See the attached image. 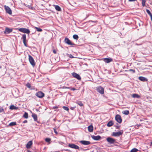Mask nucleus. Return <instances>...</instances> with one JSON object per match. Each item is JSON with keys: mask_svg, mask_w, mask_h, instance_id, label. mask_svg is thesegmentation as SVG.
I'll return each instance as SVG.
<instances>
[{"mask_svg": "<svg viewBox=\"0 0 152 152\" xmlns=\"http://www.w3.org/2000/svg\"><path fill=\"white\" fill-rule=\"evenodd\" d=\"M96 91L101 94H103L104 92V89L101 86H99L96 87Z\"/></svg>", "mask_w": 152, "mask_h": 152, "instance_id": "f257e3e1", "label": "nucleus"}, {"mask_svg": "<svg viewBox=\"0 0 152 152\" xmlns=\"http://www.w3.org/2000/svg\"><path fill=\"white\" fill-rule=\"evenodd\" d=\"M18 31L22 32L28 34H29L30 32L28 29L23 28H19Z\"/></svg>", "mask_w": 152, "mask_h": 152, "instance_id": "f03ea898", "label": "nucleus"}, {"mask_svg": "<svg viewBox=\"0 0 152 152\" xmlns=\"http://www.w3.org/2000/svg\"><path fill=\"white\" fill-rule=\"evenodd\" d=\"M28 59L29 61L31 64L33 66H34L35 63L32 57L30 55H28Z\"/></svg>", "mask_w": 152, "mask_h": 152, "instance_id": "7ed1b4c3", "label": "nucleus"}, {"mask_svg": "<svg viewBox=\"0 0 152 152\" xmlns=\"http://www.w3.org/2000/svg\"><path fill=\"white\" fill-rule=\"evenodd\" d=\"M68 146L71 148L74 149H79V147L73 143H70L68 145Z\"/></svg>", "mask_w": 152, "mask_h": 152, "instance_id": "20e7f679", "label": "nucleus"}, {"mask_svg": "<svg viewBox=\"0 0 152 152\" xmlns=\"http://www.w3.org/2000/svg\"><path fill=\"white\" fill-rule=\"evenodd\" d=\"M106 140L110 144L114 143L115 141V139L110 137L107 138Z\"/></svg>", "mask_w": 152, "mask_h": 152, "instance_id": "39448f33", "label": "nucleus"}, {"mask_svg": "<svg viewBox=\"0 0 152 152\" xmlns=\"http://www.w3.org/2000/svg\"><path fill=\"white\" fill-rule=\"evenodd\" d=\"M36 96L39 98H42L45 96V94L42 91H38L36 94Z\"/></svg>", "mask_w": 152, "mask_h": 152, "instance_id": "423d86ee", "label": "nucleus"}, {"mask_svg": "<svg viewBox=\"0 0 152 152\" xmlns=\"http://www.w3.org/2000/svg\"><path fill=\"white\" fill-rule=\"evenodd\" d=\"M116 121L118 123L120 124L122 122V119L121 116L119 115H117L115 117Z\"/></svg>", "mask_w": 152, "mask_h": 152, "instance_id": "0eeeda50", "label": "nucleus"}, {"mask_svg": "<svg viewBox=\"0 0 152 152\" xmlns=\"http://www.w3.org/2000/svg\"><path fill=\"white\" fill-rule=\"evenodd\" d=\"M4 7L7 12L10 15H11L12 11L10 8L8 6L6 5L4 6Z\"/></svg>", "mask_w": 152, "mask_h": 152, "instance_id": "6e6552de", "label": "nucleus"}, {"mask_svg": "<svg viewBox=\"0 0 152 152\" xmlns=\"http://www.w3.org/2000/svg\"><path fill=\"white\" fill-rule=\"evenodd\" d=\"M65 42L68 45H74L75 44L72 43L71 41L67 38H66L64 39Z\"/></svg>", "mask_w": 152, "mask_h": 152, "instance_id": "1a4fd4ad", "label": "nucleus"}, {"mask_svg": "<svg viewBox=\"0 0 152 152\" xmlns=\"http://www.w3.org/2000/svg\"><path fill=\"white\" fill-rule=\"evenodd\" d=\"M72 76L74 77L77 78L78 80H80L81 79V77L79 75L73 72L72 73Z\"/></svg>", "mask_w": 152, "mask_h": 152, "instance_id": "9d476101", "label": "nucleus"}, {"mask_svg": "<svg viewBox=\"0 0 152 152\" xmlns=\"http://www.w3.org/2000/svg\"><path fill=\"white\" fill-rule=\"evenodd\" d=\"M22 39L23 40V43L24 45L25 46L27 47V44H26L27 41L26 40V36L25 34H23V35L22 37Z\"/></svg>", "mask_w": 152, "mask_h": 152, "instance_id": "9b49d317", "label": "nucleus"}, {"mask_svg": "<svg viewBox=\"0 0 152 152\" xmlns=\"http://www.w3.org/2000/svg\"><path fill=\"white\" fill-rule=\"evenodd\" d=\"M103 61L106 63H108L113 61V59L111 58H105L102 59Z\"/></svg>", "mask_w": 152, "mask_h": 152, "instance_id": "f8f14e48", "label": "nucleus"}, {"mask_svg": "<svg viewBox=\"0 0 152 152\" xmlns=\"http://www.w3.org/2000/svg\"><path fill=\"white\" fill-rule=\"evenodd\" d=\"M80 143L85 145H88L91 144V142L88 141L81 140L80 141Z\"/></svg>", "mask_w": 152, "mask_h": 152, "instance_id": "ddd939ff", "label": "nucleus"}, {"mask_svg": "<svg viewBox=\"0 0 152 152\" xmlns=\"http://www.w3.org/2000/svg\"><path fill=\"white\" fill-rule=\"evenodd\" d=\"M91 138L94 140H98L101 139V137L99 135L91 136Z\"/></svg>", "mask_w": 152, "mask_h": 152, "instance_id": "4468645a", "label": "nucleus"}, {"mask_svg": "<svg viewBox=\"0 0 152 152\" xmlns=\"http://www.w3.org/2000/svg\"><path fill=\"white\" fill-rule=\"evenodd\" d=\"M122 134V132L119 131L118 132H113V135L114 136H119L121 135Z\"/></svg>", "mask_w": 152, "mask_h": 152, "instance_id": "2eb2a0df", "label": "nucleus"}, {"mask_svg": "<svg viewBox=\"0 0 152 152\" xmlns=\"http://www.w3.org/2000/svg\"><path fill=\"white\" fill-rule=\"evenodd\" d=\"M32 144L33 143L32 141H29L26 145V148L27 149L30 148L32 145Z\"/></svg>", "mask_w": 152, "mask_h": 152, "instance_id": "dca6fc26", "label": "nucleus"}, {"mask_svg": "<svg viewBox=\"0 0 152 152\" xmlns=\"http://www.w3.org/2000/svg\"><path fill=\"white\" fill-rule=\"evenodd\" d=\"M12 29L8 28H6L5 29V31H4V33H6V32H7L8 34H9L12 32Z\"/></svg>", "mask_w": 152, "mask_h": 152, "instance_id": "f3484780", "label": "nucleus"}, {"mask_svg": "<svg viewBox=\"0 0 152 152\" xmlns=\"http://www.w3.org/2000/svg\"><path fill=\"white\" fill-rule=\"evenodd\" d=\"M31 116L34 118V120L35 121H37V116L36 114H35V113L32 114Z\"/></svg>", "mask_w": 152, "mask_h": 152, "instance_id": "a211bd4d", "label": "nucleus"}, {"mask_svg": "<svg viewBox=\"0 0 152 152\" xmlns=\"http://www.w3.org/2000/svg\"><path fill=\"white\" fill-rule=\"evenodd\" d=\"M131 96L133 98H139L140 96L138 94H132Z\"/></svg>", "mask_w": 152, "mask_h": 152, "instance_id": "6ab92c4d", "label": "nucleus"}, {"mask_svg": "<svg viewBox=\"0 0 152 152\" xmlns=\"http://www.w3.org/2000/svg\"><path fill=\"white\" fill-rule=\"evenodd\" d=\"M26 86L31 90L34 89V87H33L32 88L31 87V84L29 83H27L26 85Z\"/></svg>", "mask_w": 152, "mask_h": 152, "instance_id": "aec40b11", "label": "nucleus"}, {"mask_svg": "<svg viewBox=\"0 0 152 152\" xmlns=\"http://www.w3.org/2000/svg\"><path fill=\"white\" fill-rule=\"evenodd\" d=\"M88 131L90 132H92L93 130V127L92 125H91L88 127Z\"/></svg>", "mask_w": 152, "mask_h": 152, "instance_id": "412c9836", "label": "nucleus"}, {"mask_svg": "<svg viewBox=\"0 0 152 152\" xmlns=\"http://www.w3.org/2000/svg\"><path fill=\"white\" fill-rule=\"evenodd\" d=\"M113 125V123L112 121H110L107 124V125L108 127H110Z\"/></svg>", "mask_w": 152, "mask_h": 152, "instance_id": "4be33fe9", "label": "nucleus"}, {"mask_svg": "<svg viewBox=\"0 0 152 152\" xmlns=\"http://www.w3.org/2000/svg\"><path fill=\"white\" fill-rule=\"evenodd\" d=\"M146 12L148 13V14L149 15L150 17L151 20L152 22V14L151 13V12L148 10L147 9L146 10Z\"/></svg>", "mask_w": 152, "mask_h": 152, "instance_id": "5701e85b", "label": "nucleus"}, {"mask_svg": "<svg viewBox=\"0 0 152 152\" xmlns=\"http://www.w3.org/2000/svg\"><path fill=\"white\" fill-rule=\"evenodd\" d=\"M18 107H15L14 105H12L10 106V109L11 110H16L18 109Z\"/></svg>", "mask_w": 152, "mask_h": 152, "instance_id": "b1692460", "label": "nucleus"}, {"mask_svg": "<svg viewBox=\"0 0 152 152\" xmlns=\"http://www.w3.org/2000/svg\"><path fill=\"white\" fill-rule=\"evenodd\" d=\"M16 125V123L15 122H12L10 123L8 125L9 126H15Z\"/></svg>", "mask_w": 152, "mask_h": 152, "instance_id": "393cba45", "label": "nucleus"}, {"mask_svg": "<svg viewBox=\"0 0 152 152\" xmlns=\"http://www.w3.org/2000/svg\"><path fill=\"white\" fill-rule=\"evenodd\" d=\"M55 8L56 10L58 11H61V7L58 5H56L55 6Z\"/></svg>", "mask_w": 152, "mask_h": 152, "instance_id": "a878e982", "label": "nucleus"}, {"mask_svg": "<svg viewBox=\"0 0 152 152\" xmlns=\"http://www.w3.org/2000/svg\"><path fill=\"white\" fill-rule=\"evenodd\" d=\"M23 118H28V113H26V112H25L23 115Z\"/></svg>", "mask_w": 152, "mask_h": 152, "instance_id": "bb28decb", "label": "nucleus"}, {"mask_svg": "<svg viewBox=\"0 0 152 152\" xmlns=\"http://www.w3.org/2000/svg\"><path fill=\"white\" fill-rule=\"evenodd\" d=\"M139 78L140 80L143 81H145L146 80V78L145 77H140Z\"/></svg>", "mask_w": 152, "mask_h": 152, "instance_id": "cd10ccee", "label": "nucleus"}, {"mask_svg": "<svg viewBox=\"0 0 152 152\" xmlns=\"http://www.w3.org/2000/svg\"><path fill=\"white\" fill-rule=\"evenodd\" d=\"M122 113L125 115H128L129 114V111L128 110H126L122 112Z\"/></svg>", "mask_w": 152, "mask_h": 152, "instance_id": "c85d7f7f", "label": "nucleus"}, {"mask_svg": "<svg viewBox=\"0 0 152 152\" xmlns=\"http://www.w3.org/2000/svg\"><path fill=\"white\" fill-rule=\"evenodd\" d=\"M34 28L35 29H36V30H37V31H39V32H41L42 31V29L39 28H38V27H35Z\"/></svg>", "mask_w": 152, "mask_h": 152, "instance_id": "c756f323", "label": "nucleus"}, {"mask_svg": "<svg viewBox=\"0 0 152 152\" xmlns=\"http://www.w3.org/2000/svg\"><path fill=\"white\" fill-rule=\"evenodd\" d=\"M73 38L77 40L79 38L77 34H74L73 36Z\"/></svg>", "mask_w": 152, "mask_h": 152, "instance_id": "7c9ffc66", "label": "nucleus"}, {"mask_svg": "<svg viewBox=\"0 0 152 152\" xmlns=\"http://www.w3.org/2000/svg\"><path fill=\"white\" fill-rule=\"evenodd\" d=\"M76 103L80 106H82L83 105V104L81 101H79L77 102Z\"/></svg>", "mask_w": 152, "mask_h": 152, "instance_id": "2f4dec72", "label": "nucleus"}, {"mask_svg": "<svg viewBox=\"0 0 152 152\" xmlns=\"http://www.w3.org/2000/svg\"><path fill=\"white\" fill-rule=\"evenodd\" d=\"M146 0H142V6L144 7L145 6Z\"/></svg>", "mask_w": 152, "mask_h": 152, "instance_id": "473e14b6", "label": "nucleus"}, {"mask_svg": "<svg viewBox=\"0 0 152 152\" xmlns=\"http://www.w3.org/2000/svg\"><path fill=\"white\" fill-rule=\"evenodd\" d=\"M138 151V149L136 148H134L132 149L130 152H137Z\"/></svg>", "mask_w": 152, "mask_h": 152, "instance_id": "72a5a7b5", "label": "nucleus"}, {"mask_svg": "<svg viewBox=\"0 0 152 152\" xmlns=\"http://www.w3.org/2000/svg\"><path fill=\"white\" fill-rule=\"evenodd\" d=\"M45 140L47 142H49L51 141V139L50 138H47L45 139Z\"/></svg>", "mask_w": 152, "mask_h": 152, "instance_id": "f704fd0d", "label": "nucleus"}, {"mask_svg": "<svg viewBox=\"0 0 152 152\" xmlns=\"http://www.w3.org/2000/svg\"><path fill=\"white\" fill-rule=\"evenodd\" d=\"M67 56L70 58H75V57H74L72 54H68Z\"/></svg>", "mask_w": 152, "mask_h": 152, "instance_id": "c9c22d12", "label": "nucleus"}, {"mask_svg": "<svg viewBox=\"0 0 152 152\" xmlns=\"http://www.w3.org/2000/svg\"><path fill=\"white\" fill-rule=\"evenodd\" d=\"M63 108L66 110L68 111L69 110V108L65 106H63Z\"/></svg>", "mask_w": 152, "mask_h": 152, "instance_id": "e433bc0d", "label": "nucleus"}, {"mask_svg": "<svg viewBox=\"0 0 152 152\" xmlns=\"http://www.w3.org/2000/svg\"><path fill=\"white\" fill-rule=\"evenodd\" d=\"M62 88L63 89H70V87H67L64 86H63V87Z\"/></svg>", "mask_w": 152, "mask_h": 152, "instance_id": "4c0bfd02", "label": "nucleus"}, {"mask_svg": "<svg viewBox=\"0 0 152 152\" xmlns=\"http://www.w3.org/2000/svg\"><path fill=\"white\" fill-rule=\"evenodd\" d=\"M4 112V109L2 108H0V113Z\"/></svg>", "mask_w": 152, "mask_h": 152, "instance_id": "58836bf2", "label": "nucleus"}, {"mask_svg": "<svg viewBox=\"0 0 152 152\" xmlns=\"http://www.w3.org/2000/svg\"><path fill=\"white\" fill-rule=\"evenodd\" d=\"M129 71H132L133 73H134L135 72V71L133 69H130L129 70Z\"/></svg>", "mask_w": 152, "mask_h": 152, "instance_id": "ea45409f", "label": "nucleus"}, {"mask_svg": "<svg viewBox=\"0 0 152 152\" xmlns=\"http://www.w3.org/2000/svg\"><path fill=\"white\" fill-rule=\"evenodd\" d=\"M53 130H54V132H55V134H57L58 132H57L56 130L55 129H53Z\"/></svg>", "mask_w": 152, "mask_h": 152, "instance_id": "a19ab883", "label": "nucleus"}, {"mask_svg": "<svg viewBox=\"0 0 152 152\" xmlns=\"http://www.w3.org/2000/svg\"><path fill=\"white\" fill-rule=\"evenodd\" d=\"M53 52L54 53V54H56V51L55 50V49H54L53 50Z\"/></svg>", "mask_w": 152, "mask_h": 152, "instance_id": "79ce46f5", "label": "nucleus"}, {"mask_svg": "<svg viewBox=\"0 0 152 152\" xmlns=\"http://www.w3.org/2000/svg\"><path fill=\"white\" fill-rule=\"evenodd\" d=\"M27 121L26 120H25L23 122V123H27Z\"/></svg>", "mask_w": 152, "mask_h": 152, "instance_id": "37998d69", "label": "nucleus"}, {"mask_svg": "<svg viewBox=\"0 0 152 152\" xmlns=\"http://www.w3.org/2000/svg\"><path fill=\"white\" fill-rule=\"evenodd\" d=\"M70 89L71 90H72V91H74L76 89L75 88H70Z\"/></svg>", "mask_w": 152, "mask_h": 152, "instance_id": "c03bdc74", "label": "nucleus"}, {"mask_svg": "<svg viewBox=\"0 0 152 152\" xmlns=\"http://www.w3.org/2000/svg\"><path fill=\"white\" fill-rule=\"evenodd\" d=\"M128 0L129 1H136L137 0Z\"/></svg>", "mask_w": 152, "mask_h": 152, "instance_id": "a18cd8bd", "label": "nucleus"}, {"mask_svg": "<svg viewBox=\"0 0 152 152\" xmlns=\"http://www.w3.org/2000/svg\"><path fill=\"white\" fill-rule=\"evenodd\" d=\"M89 22H94V23H95V22H96L97 21H92V20H90L89 21Z\"/></svg>", "mask_w": 152, "mask_h": 152, "instance_id": "49530a36", "label": "nucleus"}, {"mask_svg": "<svg viewBox=\"0 0 152 152\" xmlns=\"http://www.w3.org/2000/svg\"><path fill=\"white\" fill-rule=\"evenodd\" d=\"M116 128L117 129H118L120 128V126H116Z\"/></svg>", "mask_w": 152, "mask_h": 152, "instance_id": "de8ad7c7", "label": "nucleus"}, {"mask_svg": "<svg viewBox=\"0 0 152 152\" xmlns=\"http://www.w3.org/2000/svg\"><path fill=\"white\" fill-rule=\"evenodd\" d=\"M140 126V125H137V126Z\"/></svg>", "mask_w": 152, "mask_h": 152, "instance_id": "09e8293b", "label": "nucleus"}, {"mask_svg": "<svg viewBox=\"0 0 152 152\" xmlns=\"http://www.w3.org/2000/svg\"><path fill=\"white\" fill-rule=\"evenodd\" d=\"M151 145H152V141L151 142Z\"/></svg>", "mask_w": 152, "mask_h": 152, "instance_id": "8fccbe9b", "label": "nucleus"}]
</instances>
